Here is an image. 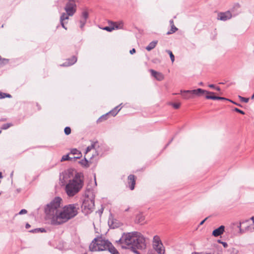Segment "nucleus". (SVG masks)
Masks as SVG:
<instances>
[{"label": "nucleus", "mask_w": 254, "mask_h": 254, "mask_svg": "<svg viewBox=\"0 0 254 254\" xmlns=\"http://www.w3.org/2000/svg\"><path fill=\"white\" fill-rule=\"evenodd\" d=\"M124 242L127 246H131L130 250L136 254H140L137 249H144L146 248L144 237L137 232L124 233Z\"/></svg>", "instance_id": "obj_1"}, {"label": "nucleus", "mask_w": 254, "mask_h": 254, "mask_svg": "<svg viewBox=\"0 0 254 254\" xmlns=\"http://www.w3.org/2000/svg\"><path fill=\"white\" fill-rule=\"evenodd\" d=\"M62 198L60 197H56L50 203L46 205L45 212L48 218L51 220V224L55 225H59V221L57 222V217L61 212L60 207Z\"/></svg>", "instance_id": "obj_2"}, {"label": "nucleus", "mask_w": 254, "mask_h": 254, "mask_svg": "<svg viewBox=\"0 0 254 254\" xmlns=\"http://www.w3.org/2000/svg\"><path fill=\"white\" fill-rule=\"evenodd\" d=\"M83 175L81 173H76L73 178L70 180L65 187L68 196L71 197L76 194L83 186Z\"/></svg>", "instance_id": "obj_3"}, {"label": "nucleus", "mask_w": 254, "mask_h": 254, "mask_svg": "<svg viewBox=\"0 0 254 254\" xmlns=\"http://www.w3.org/2000/svg\"><path fill=\"white\" fill-rule=\"evenodd\" d=\"M77 206V204H70L65 205L61 209V212L56 219L57 221H59V225L64 223L75 217L78 214Z\"/></svg>", "instance_id": "obj_4"}, {"label": "nucleus", "mask_w": 254, "mask_h": 254, "mask_svg": "<svg viewBox=\"0 0 254 254\" xmlns=\"http://www.w3.org/2000/svg\"><path fill=\"white\" fill-rule=\"evenodd\" d=\"M64 10L65 13H63L62 18L63 19H69V16H72L77 10L76 1L77 0H65Z\"/></svg>", "instance_id": "obj_5"}, {"label": "nucleus", "mask_w": 254, "mask_h": 254, "mask_svg": "<svg viewBox=\"0 0 254 254\" xmlns=\"http://www.w3.org/2000/svg\"><path fill=\"white\" fill-rule=\"evenodd\" d=\"M97 245L98 246V248H97L98 251H102L108 249L111 254H120L112 244L108 241H104L101 239H98Z\"/></svg>", "instance_id": "obj_6"}, {"label": "nucleus", "mask_w": 254, "mask_h": 254, "mask_svg": "<svg viewBox=\"0 0 254 254\" xmlns=\"http://www.w3.org/2000/svg\"><path fill=\"white\" fill-rule=\"evenodd\" d=\"M94 206V200L88 197L86 198L82 202V211L85 214L90 213Z\"/></svg>", "instance_id": "obj_7"}, {"label": "nucleus", "mask_w": 254, "mask_h": 254, "mask_svg": "<svg viewBox=\"0 0 254 254\" xmlns=\"http://www.w3.org/2000/svg\"><path fill=\"white\" fill-rule=\"evenodd\" d=\"M153 247L158 254H164L165 253V249L163 245L160 237L157 235L153 237Z\"/></svg>", "instance_id": "obj_8"}, {"label": "nucleus", "mask_w": 254, "mask_h": 254, "mask_svg": "<svg viewBox=\"0 0 254 254\" xmlns=\"http://www.w3.org/2000/svg\"><path fill=\"white\" fill-rule=\"evenodd\" d=\"M187 92H190L191 95H192L193 97L194 96H196L197 97H200L203 96L204 94H214L215 93L207 91L206 90H204L201 88H197L196 89L193 90H188Z\"/></svg>", "instance_id": "obj_9"}, {"label": "nucleus", "mask_w": 254, "mask_h": 254, "mask_svg": "<svg viewBox=\"0 0 254 254\" xmlns=\"http://www.w3.org/2000/svg\"><path fill=\"white\" fill-rule=\"evenodd\" d=\"M89 17V13L86 10H84L82 13L81 15V19L80 20V27L81 29H83L84 25H85L87 19Z\"/></svg>", "instance_id": "obj_10"}, {"label": "nucleus", "mask_w": 254, "mask_h": 254, "mask_svg": "<svg viewBox=\"0 0 254 254\" xmlns=\"http://www.w3.org/2000/svg\"><path fill=\"white\" fill-rule=\"evenodd\" d=\"M232 17V14L229 11L221 12L218 15V19L222 21H226Z\"/></svg>", "instance_id": "obj_11"}, {"label": "nucleus", "mask_w": 254, "mask_h": 254, "mask_svg": "<svg viewBox=\"0 0 254 254\" xmlns=\"http://www.w3.org/2000/svg\"><path fill=\"white\" fill-rule=\"evenodd\" d=\"M128 184L130 190H133L135 185V178L133 175H129L127 178Z\"/></svg>", "instance_id": "obj_12"}, {"label": "nucleus", "mask_w": 254, "mask_h": 254, "mask_svg": "<svg viewBox=\"0 0 254 254\" xmlns=\"http://www.w3.org/2000/svg\"><path fill=\"white\" fill-rule=\"evenodd\" d=\"M150 72L152 76L158 81H162L164 79V75L161 72H157L153 69H150Z\"/></svg>", "instance_id": "obj_13"}, {"label": "nucleus", "mask_w": 254, "mask_h": 254, "mask_svg": "<svg viewBox=\"0 0 254 254\" xmlns=\"http://www.w3.org/2000/svg\"><path fill=\"white\" fill-rule=\"evenodd\" d=\"M225 227L223 225L220 226L218 228L214 230L212 232V235L214 237H218L222 235L224 232Z\"/></svg>", "instance_id": "obj_14"}, {"label": "nucleus", "mask_w": 254, "mask_h": 254, "mask_svg": "<svg viewBox=\"0 0 254 254\" xmlns=\"http://www.w3.org/2000/svg\"><path fill=\"white\" fill-rule=\"evenodd\" d=\"M98 238H95L89 246V250L91 252L98 251Z\"/></svg>", "instance_id": "obj_15"}, {"label": "nucleus", "mask_w": 254, "mask_h": 254, "mask_svg": "<svg viewBox=\"0 0 254 254\" xmlns=\"http://www.w3.org/2000/svg\"><path fill=\"white\" fill-rule=\"evenodd\" d=\"M77 58L75 56H73L71 58L68 59L62 65L64 66H70L75 64Z\"/></svg>", "instance_id": "obj_16"}, {"label": "nucleus", "mask_w": 254, "mask_h": 254, "mask_svg": "<svg viewBox=\"0 0 254 254\" xmlns=\"http://www.w3.org/2000/svg\"><path fill=\"white\" fill-rule=\"evenodd\" d=\"M144 220V217L142 213H139L136 215L135 222L138 224H143Z\"/></svg>", "instance_id": "obj_17"}, {"label": "nucleus", "mask_w": 254, "mask_h": 254, "mask_svg": "<svg viewBox=\"0 0 254 254\" xmlns=\"http://www.w3.org/2000/svg\"><path fill=\"white\" fill-rule=\"evenodd\" d=\"M186 91H188V90H181V93L182 94V97L185 99H189L190 98H192L193 96L191 95V94L190 92H187Z\"/></svg>", "instance_id": "obj_18"}, {"label": "nucleus", "mask_w": 254, "mask_h": 254, "mask_svg": "<svg viewBox=\"0 0 254 254\" xmlns=\"http://www.w3.org/2000/svg\"><path fill=\"white\" fill-rule=\"evenodd\" d=\"M70 153L73 155H77L78 156L77 157H74L72 158L73 160H76L77 159H79L81 156V152L78 150L77 149L74 148L72 149L70 151Z\"/></svg>", "instance_id": "obj_19"}, {"label": "nucleus", "mask_w": 254, "mask_h": 254, "mask_svg": "<svg viewBox=\"0 0 254 254\" xmlns=\"http://www.w3.org/2000/svg\"><path fill=\"white\" fill-rule=\"evenodd\" d=\"M157 41H153L150 42L149 45L146 47V50L148 51H150L151 50L153 49L156 46L157 44Z\"/></svg>", "instance_id": "obj_20"}, {"label": "nucleus", "mask_w": 254, "mask_h": 254, "mask_svg": "<svg viewBox=\"0 0 254 254\" xmlns=\"http://www.w3.org/2000/svg\"><path fill=\"white\" fill-rule=\"evenodd\" d=\"M78 163L83 167L88 168L90 166L88 161L86 159V158H84V159H82L78 162Z\"/></svg>", "instance_id": "obj_21"}, {"label": "nucleus", "mask_w": 254, "mask_h": 254, "mask_svg": "<svg viewBox=\"0 0 254 254\" xmlns=\"http://www.w3.org/2000/svg\"><path fill=\"white\" fill-rule=\"evenodd\" d=\"M121 109V108H119V106H118L116 107H115L112 110L110 111L108 113L109 114H111L113 116H115L120 111V110Z\"/></svg>", "instance_id": "obj_22"}, {"label": "nucleus", "mask_w": 254, "mask_h": 254, "mask_svg": "<svg viewBox=\"0 0 254 254\" xmlns=\"http://www.w3.org/2000/svg\"><path fill=\"white\" fill-rule=\"evenodd\" d=\"M98 144L97 141H95L92 142L91 145L88 146L86 149V154H87L88 152L91 151L92 149H94L96 148V145Z\"/></svg>", "instance_id": "obj_23"}, {"label": "nucleus", "mask_w": 254, "mask_h": 254, "mask_svg": "<svg viewBox=\"0 0 254 254\" xmlns=\"http://www.w3.org/2000/svg\"><path fill=\"white\" fill-rule=\"evenodd\" d=\"M113 26L115 27V29H122L123 27V22L121 21L119 23H113Z\"/></svg>", "instance_id": "obj_24"}, {"label": "nucleus", "mask_w": 254, "mask_h": 254, "mask_svg": "<svg viewBox=\"0 0 254 254\" xmlns=\"http://www.w3.org/2000/svg\"><path fill=\"white\" fill-rule=\"evenodd\" d=\"M205 98L206 99H211V100H218V96H216L214 94H206Z\"/></svg>", "instance_id": "obj_25"}, {"label": "nucleus", "mask_w": 254, "mask_h": 254, "mask_svg": "<svg viewBox=\"0 0 254 254\" xmlns=\"http://www.w3.org/2000/svg\"><path fill=\"white\" fill-rule=\"evenodd\" d=\"M178 30V28L174 25V24H173L171 25V28L170 31H169L167 33V35L172 34L174 33H175L176 31Z\"/></svg>", "instance_id": "obj_26"}, {"label": "nucleus", "mask_w": 254, "mask_h": 254, "mask_svg": "<svg viewBox=\"0 0 254 254\" xmlns=\"http://www.w3.org/2000/svg\"><path fill=\"white\" fill-rule=\"evenodd\" d=\"M108 115L109 113H107L106 114L102 116L98 119L97 122L100 123L103 121L106 120L107 119V117L108 116Z\"/></svg>", "instance_id": "obj_27"}, {"label": "nucleus", "mask_w": 254, "mask_h": 254, "mask_svg": "<svg viewBox=\"0 0 254 254\" xmlns=\"http://www.w3.org/2000/svg\"><path fill=\"white\" fill-rule=\"evenodd\" d=\"M5 97L11 98V95L9 94L3 93V92L0 91V99H3Z\"/></svg>", "instance_id": "obj_28"}, {"label": "nucleus", "mask_w": 254, "mask_h": 254, "mask_svg": "<svg viewBox=\"0 0 254 254\" xmlns=\"http://www.w3.org/2000/svg\"><path fill=\"white\" fill-rule=\"evenodd\" d=\"M12 126H13L12 124L11 123L4 124L2 125V126H1V129H7V128H8L9 127H11Z\"/></svg>", "instance_id": "obj_29"}, {"label": "nucleus", "mask_w": 254, "mask_h": 254, "mask_svg": "<svg viewBox=\"0 0 254 254\" xmlns=\"http://www.w3.org/2000/svg\"><path fill=\"white\" fill-rule=\"evenodd\" d=\"M8 63V60L2 59L0 56V67Z\"/></svg>", "instance_id": "obj_30"}, {"label": "nucleus", "mask_w": 254, "mask_h": 254, "mask_svg": "<svg viewBox=\"0 0 254 254\" xmlns=\"http://www.w3.org/2000/svg\"><path fill=\"white\" fill-rule=\"evenodd\" d=\"M166 52L169 55L171 60L172 62L173 63L175 61V56L173 53L170 50H166Z\"/></svg>", "instance_id": "obj_31"}, {"label": "nucleus", "mask_w": 254, "mask_h": 254, "mask_svg": "<svg viewBox=\"0 0 254 254\" xmlns=\"http://www.w3.org/2000/svg\"><path fill=\"white\" fill-rule=\"evenodd\" d=\"M73 159L72 158L69 157L68 154H66L65 155H64L61 161H64L66 160H72Z\"/></svg>", "instance_id": "obj_32"}, {"label": "nucleus", "mask_w": 254, "mask_h": 254, "mask_svg": "<svg viewBox=\"0 0 254 254\" xmlns=\"http://www.w3.org/2000/svg\"><path fill=\"white\" fill-rule=\"evenodd\" d=\"M64 131L66 135H68L71 133V129L69 127H66L64 128Z\"/></svg>", "instance_id": "obj_33"}, {"label": "nucleus", "mask_w": 254, "mask_h": 254, "mask_svg": "<svg viewBox=\"0 0 254 254\" xmlns=\"http://www.w3.org/2000/svg\"><path fill=\"white\" fill-rule=\"evenodd\" d=\"M103 29L109 32H111L115 29V27H114V26H106Z\"/></svg>", "instance_id": "obj_34"}, {"label": "nucleus", "mask_w": 254, "mask_h": 254, "mask_svg": "<svg viewBox=\"0 0 254 254\" xmlns=\"http://www.w3.org/2000/svg\"><path fill=\"white\" fill-rule=\"evenodd\" d=\"M67 19H63L62 15H61V16L60 17V23H61V24L62 26L65 29H66V28L64 26V21L65 20H67Z\"/></svg>", "instance_id": "obj_35"}, {"label": "nucleus", "mask_w": 254, "mask_h": 254, "mask_svg": "<svg viewBox=\"0 0 254 254\" xmlns=\"http://www.w3.org/2000/svg\"><path fill=\"white\" fill-rule=\"evenodd\" d=\"M239 98L240 99L242 102H243L244 103H248L249 101V98H245L241 96H239Z\"/></svg>", "instance_id": "obj_36"}, {"label": "nucleus", "mask_w": 254, "mask_h": 254, "mask_svg": "<svg viewBox=\"0 0 254 254\" xmlns=\"http://www.w3.org/2000/svg\"><path fill=\"white\" fill-rule=\"evenodd\" d=\"M171 105L176 109H178L180 108L181 104L180 103H171Z\"/></svg>", "instance_id": "obj_37"}, {"label": "nucleus", "mask_w": 254, "mask_h": 254, "mask_svg": "<svg viewBox=\"0 0 254 254\" xmlns=\"http://www.w3.org/2000/svg\"><path fill=\"white\" fill-rule=\"evenodd\" d=\"M217 242L219 244H221L225 248H226L228 247L227 243L225 242L222 241L221 240H218Z\"/></svg>", "instance_id": "obj_38"}, {"label": "nucleus", "mask_w": 254, "mask_h": 254, "mask_svg": "<svg viewBox=\"0 0 254 254\" xmlns=\"http://www.w3.org/2000/svg\"><path fill=\"white\" fill-rule=\"evenodd\" d=\"M234 110L238 113H239L242 115H244L245 114V112L242 111V110H240L238 108H235Z\"/></svg>", "instance_id": "obj_39"}, {"label": "nucleus", "mask_w": 254, "mask_h": 254, "mask_svg": "<svg viewBox=\"0 0 254 254\" xmlns=\"http://www.w3.org/2000/svg\"><path fill=\"white\" fill-rule=\"evenodd\" d=\"M124 240V239L123 238V236L122 235V237L119 240L116 241V243L120 244H125Z\"/></svg>", "instance_id": "obj_40"}, {"label": "nucleus", "mask_w": 254, "mask_h": 254, "mask_svg": "<svg viewBox=\"0 0 254 254\" xmlns=\"http://www.w3.org/2000/svg\"><path fill=\"white\" fill-rule=\"evenodd\" d=\"M27 211L26 209H21L19 211V214L22 215V214H26V213H27Z\"/></svg>", "instance_id": "obj_41"}, {"label": "nucleus", "mask_w": 254, "mask_h": 254, "mask_svg": "<svg viewBox=\"0 0 254 254\" xmlns=\"http://www.w3.org/2000/svg\"><path fill=\"white\" fill-rule=\"evenodd\" d=\"M218 100H227V101H229L230 102H232V101L231 100L227 99V98H226L225 97H219V96H218Z\"/></svg>", "instance_id": "obj_42"}, {"label": "nucleus", "mask_w": 254, "mask_h": 254, "mask_svg": "<svg viewBox=\"0 0 254 254\" xmlns=\"http://www.w3.org/2000/svg\"><path fill=\"white\" fill-rule=\"evenodd\" d=\"M39 231H41V232H43V230H41V228H38V229H35L34 230H32L31 231H30V232H39Z\"/></svg>", "instance_id": "obj_43"}, {"label": "nucleus", "mask_w": 254, "mask_h": 254, "mask_svg": "<svg viewBox=\"0 0 254 254\" xmlns=\"http://www.w3.org/2000/svg\"><path fill=\"white\" fill-rule=\"evenodd\" d=\"M129 53L130 54L132 55L135 53V49L133 48L131 50H130Z\"/></svg>", "instance_id": "obj_44"}, {"label": "nucleus", "mask_w": 254, "mask_h": 254, "mask_svg": "<svg viewBox=\"0 0 254 254\" xmlns=\"http://www.w3.org/2000/svg\"><path fill=\"white\" fill-rule=\"evenodd\" d=\"M208 86L211 88H213V89H215V85L214 84H209L208 85Z\"/></svg>", "instance_id": "obj_45"}, {"label": "nucleus", "mask_w": 254, "mask_h": 254, "mask_svg": "<svg viewBox=\"0 0 254 254\" xmlns=\"http://www.w3.org/2000/svg\"><path fill=\"white\" fill-rule=\"evenodd\" d=\"M30 227V225L28 223H27L25 225V228L26 229H29Z\"/></svg>", "instance_id": "obj_46"}, {"label": "nucleus", "mask_w": 254, "mask_h": 254, "mask_svg": "<svg viewBox=\"0 0 254 254\" xmlns=\"http://www.w3.org/2000/svg\"><path fill=\"white\" fill-rule=\"evenodd\" d=\"M215 89L216 90L218 91H220V88L219 87H218V86H215Z\"/></svg>", "instance_id": "obj_47"}, {"label": "nucleus", "mask_w": 254, "mask_h": 254, "mask_svg": "<svg viewBox=\"0 0 254 254\" xmlns=\"http://www.w3.org/2000/svg\"><path fill=\"white\" fill-rule=\"evenodd\" d=\"M207 218H206L205 219H204L203 220H202L200 223V225H202L203 224V223L205 222V221L206 220Z\"/></svg>", "instance_id": "obj_48"}, {"label": "nucleus", "mask_w": 254, "mask_h": 254, "mask_svg": "<svg viewBox=\"0 0 254 254\" xmlns=\"http://www.w3.org/2000/svg\"><path fill=\"white\" fill-rule=\"evenodd\" d=\"M170 23L171 24V25H173V24H174V21H173V20L171 19L170 20Z\"/></svg>", "instance_id": "obj_49"}, {"label": "nucleus", "mask_w": 254, "mask_h": 254, "mask_svg": "<svg viewBox=\"0 0 254 254\" xmlns=\"http://www.w3.org/2000/svg\"><path fill=\"white\" fill-rule=\"evenodd\" d=\"M198 85H200V86H203V83L202 82H200L198 83Z\"/></svg>", "instance_id": "obj_50"}, {"label": "nucleus", "mask_w": 254, "mask_h": 254, "mask_svg": "<svg viewBox=\"0 0 254 254\" xmlns=\"http://www.w3.org/2000/svg\"><path fill=\"white\" fill-rule=\"evenodd\" d=\"M241 225H242V223H241V222H240V224H239V225H238V228H239L240 229H241Z\"/></svg>", "instance_id": "obj_51"}, {"label": "nucleus", "mask_w": 254, "mask_h": 254, "mask_svg": "<svg viewBox=\"0 0 254 254\" xmlns=\"http://www.w3.org/2000/svg\"><path fill=\"white\" fill-rule=\"evenodd\" d=\"M251 220H252L253 222V223H254V217L253 216L251 218Z\"/></svg>", "instance_id": "obj_52"}, {"label": "nucleus", "mask_w": 254, "mask_h": 254, "mask_svg": "<svg viewBox=\"0 0 254 254\" xmlns=\"http://www.w3.org/2000/svg\"><path fill=\"white\" fill-rule=\"evenodd\" d=\"M231 102L233 103L234 104H235V105H238V106H240L239 104H237V103H235V102H233L232 101V102Z\"/></svg>", "instance_id": "obj_53"}, {"label": "nucleus", "mask_w": 254, "mask_h": 254, "mask_svg": "<svg viewBox=\"0 0 254 254\" xmlns=\"http://www.w3.org/2000/svg\"><path fill=\"white\" fill-rule=\"evenodd\" d=\"M251 98H252V99H254V94L252 95Z\"/></svg>", "instance_id": "obj_54"}, {"label": "nucleus", "mask_w": 254, "mask_h": 254, "mask_svg": "<svg viewBox=\"0 0 254 254\" xmlns=\"http://www.w3.org/2000/svg\"><path fill=\"white\" fill-rule=\"evenodd\" d=\"M123 249H127V248L126 247L122 246Z\"/></svg>", "instance_id": "obj_55"}, {"label": "nucleus", "mask_w": 254, "mask_h": 254, "mask_svg": "<svg viewBox=\"0 0 254 254\" xmlns=\"http://www.w3.org/2000/svg\"><path fill=\"white\" fill-rule=\"evenodd\" d=\"M13 172H12V173L10 174L11 177L13 175Z\"/></svg>", "instance_id": "obj_56"}, {"label": "nucleus", "mask_w": 254, "mask_h": 254, "mask_svg": "<svg viewBox=\"0 0 254 254\" xmlns=\"http://www.w3.org/2000/svg\"><path fill=\"white\" fill-rule=\"evenodd\" d=\"M128 210V209H127L125 210L126 211H127V210Z\"/></svg>", "instance_id": "obj_57"}, {"label": "nucleus", "mask_w": 254, "mask_h": 254, "mask_svg": "<svg viewBox=\"0 0 254 254\" xmlns=\"http://www.w3.org/2000/svg\"><path fill=\"white\" fill-rule=\"evenodd\" d=\"M1 133V130H0V133Z\"/></svg>", "instance_id": "obj_58"}]
</instances>
